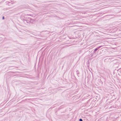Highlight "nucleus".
Returning <instances> with one entry per match:
<instances>
[{
	"label": "nucleus",
	"instance_id": "obj_1",
	"mask_svg": "<svg viewBox=\"0 0 121 121\" xmlns=\"http://www.w3.org/2000/svg\"><path fill=\"white\" fill-rule=\"evenodd\" d=\"M33 22V20L31 19L30 18L28 17L26 19V20L25 21L24 23H26L29 24L30 23H32Z\"/></svg>",
	"mask_w": 121,
	"mask_h": 121
},
{
	"label": "nucleus",
	"instance_id": "obj_2",
	"mask_svg": "<svg viewBox=\"0 0 121 121\" xmlns=\"http://www.w3.org/2000/svg\"><path fill=\"white\" fill-rule=\"evenodd\" d=\"M28 17H25L23 16H22L21 17V18L23 20V22L24 23V22H25V21H26V19Z\"/></svg>",
	"mask_w": 121,
	"mask_h": 121
},
{
	"label": "nucleus",
	"instance_id": "obj_3",
	"mask_svg": "<svg viewBox=\"0 0 121 121\" xmlns=\"http://www.w3.org/2000/svg\"><path fill=\"white\" fill-rule=\"evenodd\" d=\"M102 46H100L99 47H97V48H96L93 51V53H95V52L99 48H100Z\"/></svg>",
	"mask_w": 121,
	"mask_h": 121
},
{
	"label": "nucleus",
	"instance_id": "obj_4",
	"mask_svg": "<svg viewBox=\"0 0 121 121\" xmlns=\"http://www.w3.org/2000/svg\"><path fill=\"white\" fill-rule=\"evenodd\" d=\"M79 121H83V120L81 118H80L79 119Z\"/></svg>",
	"mask_w": 121,
	"mask_h": 121
},
{
	"label": "nucleus",
	"instance_id": "obj_5",
	"mask_svg": "<svg viewBox=\"0 0 121 121\" xmlns=\"http://www.w3.org/2000/svg\"><path fill=\"white\" fill-rule=\"evenodd\" d=\"M2 18V19L3 20L4 19V16Z\"/></svg>",
	"mask_w": 121,
	"mask_h": 121
}]
</instances>
